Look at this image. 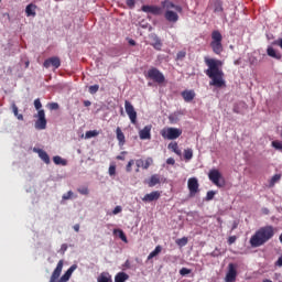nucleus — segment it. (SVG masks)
<instances>
[{
  "label": "nucleus",
  "instance_id": "nucleus-1",
  "mask_svg": "<svg viewBox=\"0 0 282 282\" xmlns=\"http://www.w3.org/2000/svg\"><path fill=\"white\" fill-rule=\"evenodd\" d=\"M141 10L142 12H145L147 14H153L154 17H162L163 14L165 21L171 23V25H175V23L180 21V14L184 12L182 6L175 4L171 0L161 1V7L144 4L141 7Z\"/></svg>",
  "mask_w": 282,
  "mask_h": 282
},
{
  "label": "nucleus",
  "instance_id": "nucleus-2",
  "mask_svg": "<svg viewBox=\"0 0 282 282\" xmlns=\"http://www.w3.org/2000/svg\"><path fill=\"white\" fill-rule=\"evenodd\" d=\"M205 65H207V70H205L206 76L210 78L209 86L217 87L221 89V87H226V79H224V70H221V65L224 63L219 59L205 57Z\"/></svg>",
  "mask_w": 282,
  "mask_h": 282
},
{
  "label": "nucleus",
  "instance_id": "nucleus-3",
  "mask_svg": "<svg viewBox=\"0 0 282 282\" xmlns=\"http://www.w3.org/2000/svg\"><path fill=\"white\" fill-rule=\"evenodd\" d=\"M275 234L276 228H274L272 225L261 227L254 232L253 236H251L249 243L251 248H260V246L268 243V241H270Z\"/></svg>",
  "mask_w": 282,
  "mask_h": 282
},
{
  "label": "nucleus",
  "instance_id": "nucleus-4",
  "mask_svg": "<svg viewBox=\"0 0 282 282\" xmlns=\"http://www.w3.org/2000/svg\"><path fill=\"white\" fill-rule=\"evenodd\" d=\"M78 268V265L73 264L62 276L61 272H63V260H59L55 270L53 271L50 282H67L72 279V274ZM61 278V279H59Z\"/></svg>",
  "mask_w": 282,
  "mask_h": 282
},
{
  "label": "nucleus",
  "instance_id": "nucleus-5",
  "mask_svg": "<svg viewBox=\"0 0 282 282\" xmlns=\"http://www.w3.org/2000/svg\"><path fill=\"white\" fill-rule=\"evenodd\" d=\"M223 41L224 36L221 35V32L218 30L212 32V42L209 45L214 54H217L218 56L224 52V44L221 43Z\"/></svg>",
  "mask_w": 282,
  "mask_h": 282
},
{
  "label": "nucleus",
  "instance_id": "nucleus-6",
  "mask_svg": "<svg viewBox=\"0 0 282 282\" xmlns=\"http://www.w3.org/2000/svg\"><path fill=\"white\" fill-rule=\"evenodd\" d=\"M147 78H150V80H153V83H158V85H162L166 80L164 74H162V72H160V69L156 67H152L148 70Z\"/></svg>",
  "mask_w": 282,
  "mask_h": 282
},
{
  "label": "nucleus",
  "instance_id": "nucleus-7",
  "mask_svg": "<svg viewBox=\"0 0 282 282\" xmlns=\"http://www.w3.org/2000/svg\"><path fill=\"white\" fill-rule=\"evenodd\" d=\"M161 135L164 140H177L182 135V129L180 128H163Z\"/></svg>",
  "mask_w": 282,
  "mask_h": 282
},
{
  "label": "nucleus",
  "instance_id": "nucleus-8",
  "mask_svg": "<svg viewBox=\"0 0 282 282\" xmlns=\"http://www.w3.org/2000/svg\"><path fill=\"white\" fill-rule=\"evenodd\" d=\"M124 109H126L127 116L129 117L130 122L132 124H137L138 123V112L135 111L133 104H131V101H129V100H126Z\"/></svg>",
  "mask_w": 282,
  "mask_h": 282
},
{
  "label": "nucleus",
  "instance_id": "nucleus-9",
  "mask_svg": "<svg viewBox=\"0 0 282 282\" xmlns=\"http://www.w3.org/2000/svg\"><path fill=\"white\" fill-rule=\"evenodd\" d=\"M208 177L210 182L215 184V186H218V188H221V186H224L225 184L224 177L221 176V173L219 172V170H210Z\"/></svg>",
  "mask_w": 282,
  "mask_h": 282
},
{
  "label": "nucleus",
  "instance_id": "nucleus-10",
  "mask_svg": "<svg viewBox=\"0 0 282 282\" xmlns=\"http://www.w3.org/2000/svg\"><path fill=\"white\" fill-rule=\"evenodd\" d=\"M37 120L35 121V129L39 131H43V129H47V119H45V110H39L37 115H35Z\"/></svg>",
  "mask_w": 282,
  "mask_h": 282
},
{
  "label": "nucleus",
  "instance_id": "nucleus-11",
  "mask_svg": "<svg viewBox=\"0 0 282 282\" xmlns=\"http://www.w3.org/2000/svg\"><path fill=\"white\" fill-rule=\"evenodd\" d=\"M187 188L189 191V197H195V194L199 192V181L196 177L188 178Z\"/></svg>",
  "mask_w": 282,
  "mask_h": 282
},
{
  "label": "nucleus",
  "instance_id": "nucleus-12",
  "mask_svg": "<svg viewBox=\"0 0 282 282\" xmlns=\"http://www.w3.org/2000/svg\"><path fill=\"white\" fill-rule=\"evenodd\" d=\"M226 282H236L237 281V264L229 263L228 264V272L225 278Z\"/></svg>",
  "mask_w": 282,
  "mask_h": 282
},
{
  "label": "nucleus",
  "instance_id": "nucleus-13",
  "mask_svg": "<svg viewBox=\"0 0 282 282\" xmlns=\"http://www.w3.org/2000/svg\"><path fill=\"white\" fill-rule=\"evenodd\" d=\"M43 66L48 69V67H54L55 69H58L61 67V58L58 57H50L44 61Z\"/></svg>",
  "mask_w": 282,
  "mask_h": 282
},
{
  "label": "nucleus",
  "instance_id": "nucleus-14",
  "mask_svg": "<svg viewBox=\"0 0 282 282\" xmlns=\"http://www.w3.org/2000/svg\"><path fill=\"white\" fill-rule=\"evenodd\" d=\"M161 193L159 191L151 192L150 194H145L142 198V202L149 203V202H158L161 197Z\"/></svg>",
  "mask_w": 282,
  "mask_h": 282
},
{
  "label": "nucleus",
  "instance_id": "nucleus-15",
  "mask_svg": "<svg viewBox=\"0 0 282 282\" xmlns=\"http://www.w3.org/2000/svg\"><path fill=\"white\" fill-rule=\"evenodd\" d=\"M151 129L153 126H145L142 130L139 131L140 140H151Z\"/></svg>",
  "mask_w": 282,
  "mask_h": 282
},
{
  "label": "nucleus",
  "instance_id": "nucleus-16",
  "mask_svg": "<svg viewBox=\"0 0 282 282\" xmlns=\"http://www.w3.org/2000/svg\"><path fill=\"white\" fill-rule=\"evenodd\" d=\"M162 182V177L160 174H153L150 180L148 181V186L153 188V186H158Z\"/></svg>",
  "mask_w": 282,
  "mask_h": 282
},
{
  "label": "nucleus",
  "instance_id": "nucleus-17",
  "mask_svg": "<svg viewBox=\"0 0 282 282\" xmlns=\"http://www.w3.org/2000/svg\"><path fill=\"white\" fill-rule=\"evenodd\" d=\"M182 97L185 102H192V100H195V90H184Z\"/></svg>",
  "mask_w": 282,
  "mask_h": 282
},
{
  "label": "nucleus",
  "instance_id": "nucleus-18",
  "mask_svg": "<svg viewBox=\"0 0 282 282\" xmlns=\"http://www.w3.org/2000/svg\"><path fill=\"white\" fill-rule=\"evenodd\" d=\"M267 54L268 56H270L271 58H275L276 61H281L282 58L281 53L276 52V50H274L272 46H269L267 48Z\"/></svg>",
  "mask_w": 282,
  "mask_h": 282
},
{
  "label": "nucleus",
  "instance_id": "nucleus-19",
  "mask_svg": "<svg viewBox=\"0 0 282 282\" xmlns=\"http://www.w3.org/2000/svg\"><path fill=\"white\" fill-rule=\"evenodd\" d=\"M35 152L37 153L42 162H44L45 164H50V155L47 154V152L42 149H37L35 150Z\"/></svg>",
  "mask_w": 282,
  "mask_h": 282
},
{
  "label": "nucleus",
  "instance_id": "nucleus-20",
  "mask_svg": "<svg viewBox=\"0 0 282 282\" xmlns=\"http://www.w3.org/2000/svg\"><path fill=\"white\" fill-rule=\"evenodd\" d=\"M116 133H117V140L119 142V147H124V142H127V140L124 139V132H122V129L118 127L116 129Z\"/></svg>",
  "mask_w": 282,
  "mask_h": 282
},
{
  "label": "nucleus",
  "instance_id": "nucleus-21",
  "mask_svg": "<svg viewBox=\"0 0 282 282\" xmlns=\"http://www.w3.org/2000/svg\"><path fill=\"white\" fill-rule=\"evenodd\" d=\"M25 14L26 17H36V4L30 3L25 8Z\"/></svg>",
  "mask_w": 282,
  "mask_h": 282
},
{
  "label": "nucleus",
  "instance_id": "nucleus-22",
  "mask_svg": "<svg viewBox=\"0 0 282 282\" xmlns=\"http://www.w3.org/2000/svg\"><path fill=\"white\" fill-rule=\"evenodd\" d=\"M167 149L170 151H173V153H175L176 155H182V150H180V145L177 144V142L169 143Z\"/></svg>",
  "mask_w": 282,
  "mask_h": 282
},
{
  "label": "nucleus",
  "instance_id": "nucleus-23",
  "mask_svg": "<svg viewBox=\"0 0 282 282\" xmlns=\"http://www.w3.org/2000/svg\"><path fill=\"white\" fill-rule=\"evenodd\" d=\"M126 281H129V274L124 272H119L115 276V282H126Z\"/></svg>",
  "mask_w": 282,
  "mask_h": 282
},
{
  "label": "nucleus",
  "instance_id": "nucleus-24",
  "mask_svg": "<svg viewBox=\"0 0 282 282\" xmlns=\"http://www.w3.org/2000/svg\"><path fill=\"white\" fill-rule=\"evenodd\" d=\"M97 282H113V280H111V274H109L107 272H102L98 276Z\"/></svg>",
  "mask_w": 282,
  "mask_h": 282
},
{
  "label": "nucleus",
  "instance_id": "nucleus-25",
  "mask_svg": "<svg viewBox=\"0 0 282 282\" xmlns=\"http://www.w3.org/2000/svg\"><path fill=\"white\" fill-rule=\"evenodd\" d=\"M113 235H119V239L123 241L124 243H128L129 240L127 239V235H124V231L122 229H113Z\"/></svg>",
  "mask_w": 282,
  "mask_h": 282
},
{
  "label": "nucleus",
  "instance_id": "nucleus-26",
  "mask_svg": "<svg viewBox=\"0 0 282 282\" xmlns=\"http://www.w3.org/2000/svg\"><path fill=\"white\" fill-rule=\"evenodd\" d=\"M160 252H162V246L158 245L155 249L152 252H150V254L148 256V261H151V259H153L154 257H158Z\"/></svg>",
  "mask_w": 282,
  "mask_h": 282
},
{
  "label": "nucleus",
  "instance_id": "nucleus-27",
  "mask_svg": "<svg viewBox=\"0 0 282 282\" xmlns=\"http://www.w3.org/2000/svg\"><path fill=\"white\" fill-rule=\"evenodd\" d=\"M54 164L61 165V166H67V160H64L59 155H56L53 158Z\"/></svg>",
  "mask_w": 282,
  "mask_h": 282
},
{
  "label": "nucleus",
  "instance_id": "nucleus-28",
  "mask_svg": "<svg viewBox=\"0 0 282 282\" xmlns=\"http://www.w3.org/2000/svg\"><path fill=\"white\" fill-rule=\"evenodd\" d=\"M184 160L186 162H191V160H193V149L187 148L184 150Z\"/></svg>",
  "mask_w": 282,
  "mask_h": 282
},
{
  "label": "nucleus",
  "instance_id": "nucleus-29",
  "mask_svg": "<svg viewBox=\"0 0 282 282\" xmlns=\"http://www.w3.org/2000/svg\"><path fill=\"white\" fill-rule=\"evenodd\" d=\"M11 109L14 113V116L18 118V120H23V115L19 113V107H17V104H11Z\"/></svg>",
  "mask_w": 282,
  "mask_h": 282
},
{
  "label": "nucleus",
  "instance_id": "nucleus-30",
  "mask_svg": "<svg viewBox=\"0 0 282 282\" xmlns=\"http://www.w3.org/2000/svg\"><path fill=\"white\" fill-rule=\"evenodd\" d=\"M99 134L98 130H89L85 133L86 140H89L91 138H96Z\"/></svg>",
  "mask_w": 282,
  "mask_h": 282
},
{
  "label": "nucleus",
  "instance_id": "nucleus-31",
  "mask_svg": "<svg viewBox=\"0 0 282 282\" xmlns=\"http://www.w3.org/2000/svg\"><path fill=\"white\" fill-rule=\"evenodd\" d=\"M188 243V238L183 237L176 240V245L180 246V248H184Z\"/></svg>",
  "mask_w": 282,
  "mask_h": 282
},
{
  "label": "nucleus",
  "instance_id": "nucleus-32",
  "mask_svg": "<svg viewBox=\"0 0 282 282\" xmlns=\"http://www.w3.org/2000/svg\"><path fill=\"white\" fill-rule=\"evenodd\" d=\"M98 89H100L99 85H93V86H89L88 91L89 94L94 95V94H98Z\"/></svg>",
  "mask_w": 282,
  "mask_h": 282
},
{
  "label": "nucleus",
  "instance_id": "nucleus-33",
  "mask_svg": "<svg viewBox=\"0 0 282 282\" xmlns=\"http://www.w3.org/2000/svg\"><path fill=\"white\" fill-rule=\"evenodd\" d=\"M280 180H281V174L273 175L270 181V186H274V184H276V182H279Z\"/></svg>",
  "mask_w": 282,
  "mask_h": 282
},
{
  "label": "nucleus",
  "instance_id": "nucleus-34",
  "mask_svg": "<svg viewBox=\"0 0 282 282\" xmlns=\"http://www.w3.org/2000/svg\"><path fill=\"white\" fill-rule=\"evenodd\" d=\"M151 164H153V159L148 158L145 161H143L142 169L147 170L149 166H151Z\"/></svg>",
  "mask_w": 282,
  "mask_h": 282
},
{
  "label": "nucleus",
  "instance_id": "nucleus-35",
  "mask_svg": "<svg viewBox=\"0 0 282 282\" xmlns=\"http://www.w3.org/2000/svg\"><path fill=\"white\" fill-rule=\"evenodd\" d=\"M154 50H162V41L156 37L155 43L152 44Z\"/></svg>",
  "mask_w": 282,
  "mask_h": 282
},
{
  "label": "nucleus",
  "instance_id": "nucleus-36",
  "mask_svg": "<svg viewBox=\"0 0 282 282\" xmlns=\"http://www.w3.org/2000/svg\"><path fill=\"white\" fill-rule=\"evenodd\" d=\"M272 148L278 151H282V142L281 141H272Z\"/></svg>",
  "mask_w": 282,
  "mask_h": 282
},
{
  "label": "nucleus",
  "instance_id": "nucleus-37",
  "mask_svg": "<svg viewBox=\"0 0 282 282\" xmlns=\"http://www.w3.org/2000/svg\"><path fill=\"white\" fill-rule=\"evenodd\" d=\"M34 107L37 111H42L43 109H41L43 107V104H41V99H35L34 100Z\"/></svg>",
  "mask_w": 282,
  "mask_h": 282
},
{
  "label": "nucleus",
  "instance_id": "nucleus-38",
  "mask_svg": "<svg viewBox=\"0 0 282 282\" xmlns=\"http://www.w3.org/2000/svg\"><path fill=\"white\" fill-rule=\"evenodd\" d=\"M193 271L191 269H187V268H182L180 270V274L181 276H186V274H191Z\"/></svg>",
  "mask_w": 282,
  "mask_h": 282
},
{
  "label": "nucleus",
  "instance_id": "nucleus-39",
  "mask_svg": "<svg viewBox=\"0 0 282 282\" xmlns=\"http://www.w3.org/2000/svg\"><path fill=\"white\" fill-rule=\"evenodd\" d=\"M77 192L80 194V195H89V188L87 187H79L77 189Z\"/></svg>",
  "mask_w": 282,
  "mask_h": 282
},
{
  "label": "nucleus",
  "instance_id": "nucleus-40",
  "mask_svg": "<svg viewBox=\"0 0 282 282\" xmlns=\"http://www.w3.org/2000/svg\"><path fill=\"white\" fill-rule=\"evenodd\" d=\"M212 199H215V192L209 191V192H207L206 200L210 202Z\"/></svg>",
  "mask_w": 282,
  "mask_h": 282
},
{
  "label": "nucleus",
  "instance_id": "nucleus-41",
  "mask_svg": "<svg viewBox=\"0 0 282 282\" xmlns=\"http://www.w3.org/2000/svg\"><path fill=\"white\" fill-rule=\"evenodd\" d=\"M108 173H109L110 177H113V175H116V165H113V164L110 165Z\"/></svg>",
  "mask_w": 282,
  "mask_h": 282
},
{
  "label": "nucleus",
  "instance_id": "nucleus-42",
  "mask_svg": "<svg viewBox=\"0 0 282 282\" xmlns=\"http://www.w3.org/2000/svg\"><path fill=\"white\" fill-rule=\"evenodd\" d=\"M126 3L128 8H130V10H133V8H135V0H127Z\"/></svg>",
  "mask_w": 282,
  "mask_h": 282
},
{
  "label": "nucleus",
  "instance_id": "nucleus-43",
  "mask_svg": "<svg viewBox=\"0 0 282 282\" xmlns=\"http://www.w3.org/2000/svg\"><path fill=\"white\" fill-rule=\"evenodd\" d=\"M177 61H182L183 58H186V53L184 51H180L176 55Z\"/></svg>",
  "mask_w": 282,
  "mask_h": 282
},
{
  "label": "nucleus",
  "instance_id": "nucleus-44",
  "mask_svg": "<svg viewBox=\"0 0 282 282\" xmlns=\"http://www.w3.org/2000/svg\"><path fill=\"white\" fill-rule=\"evenodd\" d=\"M72 195H74V192L69 191L62 196V199L64 200L72 199Z\"/></svg>",
  "mask_w": 282,
  "mask_h": 282
},
{
  "label": "nucleus",
  "instance_id": "nucleus-45",
  "mask_svg": "<svg viewBox=\"0 0 282 282\" xmlns=\"http://www.w3.org/2000/svg\"><path fill=\"white\" fill-rule=\"evenodd\" d=\"M48 109H51V111H56V109H58V104L57 102L48 104Z\"/></svg>",
  "mask_w": 282,
  "mask_h": 282
},
{
  "label": "nucleus",
  "instance_id": "nucleus-46",
  "mask_svg": "<svg viewBox=\"0 0 282 282\" xmlns=\"http://www.w3.org/2000/svg\"><path fill=\"white\" fill-rule=\"evenodd\" d=\"M133 164H134V161H133V160H130V161L128 162L127 167H126V171H127L128 173H131V166H133Z\"/></svg>",
  "mask_w": 282,
  "mask_h": 282
},
{
  "label": "nucleus",
  "instance_id": "nucleus-47",
  "mask_svg": "<svg viewBox=\"0 0 282 282\" xmlns=\"http://www.w3.org/2000/svg\"><path fill=\"white\" fill-rule=\"evenodd\" d=\"M119 213H122V207L116 206L115 209L112 210V215H118Z\"/></svg>",
  "mask_w": 282,
  "mask_h": 282
},
{
  "label": "nucleus",
  "instance_id": "nucleus-48",
  "mask_svg": "<svg viewBox=\"0 0 282 282\" xmlns=\"http://www.w3.org/2000/svg\"><path fill=\"white\" fill-rule=\"evenodd\" d=\"M235 241H237V236H231L228 238L229 246H232V243H235Z\"/></svg>",
  "mask_w": 282,
  "mask_h": 282
},
{
  "label": "nucleus",
  "instance_id": "nucleus-49",
  "mask_svg": "<svg viewBox=\"0 0 282 282\" xmlns=\"http://www.w3.org/2000/svg\"><path fill=\"white\" fill-rule=\"evenodd\" d=\"M135 164H137L138 169H140V167L142 169V166L144 164V160H142V159L137 160Z\"/></svg>",
  "mask_w": 282,
  "mask_h": 282
},
{
  "label": "nucleus",
  "instance_id": "nucleus-50",
  "mask_svg": "<svg viewBox=\"0 0 282 282\" xmlns=\"http://www.w3.org/2000/svg\"><path fill=\"white\" fill-rule=\"evenodd\" d=\"M166 164H170V165H174L175 164V159H173V158H169L167 160H166Z\"/></svg>",
  "mask_w": 282,
  "mask_h": 282
},
{
  "label": "nucleus",
  "instance_id": "nucleus-51",
  "mask_svg": "<svg viewBox=\"0 0 282 282\" xmlns=\"http://www.w3.org/2000/svg\"><path fill=\"white\" fill-rule=\"evenodd\" d=\"M261 213H262V215H270V209H268V207H263L261 209Z\"/></svg>",
  "mask_w": 282,
  "mask_h": 282
},
{
  "label": "nucleus",
  "instance_id": "nucleus-52",
  "mask_svg": "<svg viewBox=\"0 0 282 282\" xmlns=\"http://www.w3.org/2000/svg\"><path fill=\"white\" fill-rule=\"evenodd\" d=\"M67 243H63L62 246H61V251L64 253V252H67Z\"/></svg>",
  "mask_w": 282,
  "mask_h": 282
},
{
  "label": "nucleus",
  "instance_id": "nucleus-53",
  "mask_svg": "<svg viewBox=\"0 0 282 282\" xmlns=\"http://www.w3.org/2000/svg\"><path fill=\"white\" fill-rule=\"evenodd\" d=\"M74 230H75V232H79V230H80V225H74Z\"/></svg>",
  "mask_w": 282,
  "mask_h": 282
},
{
  "label": "nucleus",
  "instance_id": "nucleus-54",
  "mask_svg": "<svg viewBox=\"0 0 282 282\" xmlns=\"http://www.w3.org/2000/svg\"><path fill=\"white\" fill-rule=\"evenodd\" d=\"M84 107H91V101L89 100L84 101Z\"/></svg>",
  "mask_w": 282,
  "mask_h": 282
},
{
  "label": "nucleus",
  "instance_id": "nucleus-55",
  "mask_svg": "<svg viewBox=\"0 0 282 282\" xmlns=\"http://www.w3.org/2000/svg\"><path fill=\"white\" fill-rule=\"evenodd\" d=\"M117 160L124 161V156H123V155H118V156H117Z\"/></svg>",
  "mask_w": 282,
  "mask_h": 282
},
{
  "label": "nucleus",
  "instance_id": "nucleus-56",
  "mask_svg": "<svg viewBox=\"0 0 282 282\" xmlns=\"http://www.w3.org/2000/svg\"><path fill=\"white\" fill-rule=\"evenodd\" d=\"M129 44H130V45H135V42H134L133 40H130V41H129Z\"/></svg>",
  "mask_w": 282,
  "mask_h": 282
},
{
  "label": "nucleus",
  "instance_id": "nucleus-57",
  "mask_svg": "<svg viewBox=\"0 0 282 282\" xmlns=\"http://www.w3.org/2000/svg\"><path fill=\"white\" fill-rule=\"evenodd\" d=\"M279 240H280V242L282 243V232H281V235H280V237H279Z\"/></svg>",
  "mask_w": 282,
  "mask_h": 282
},
{
  "label": "nucleus",
  "instance_id": "nucleus-58",
  "mask_svg": "<svg viewBox=\"0 0 282 282\" xmlns=\"http://www.w3.org/2000/svg\"><path fill=\"white\" fill-rule=\"evenodd\" d=\"M25 65H26V67H29V66H30V62H26V64H25Z\"/></svg>",
  "mask_w": 282,
  "mask_h": 282
}]
</instances>
